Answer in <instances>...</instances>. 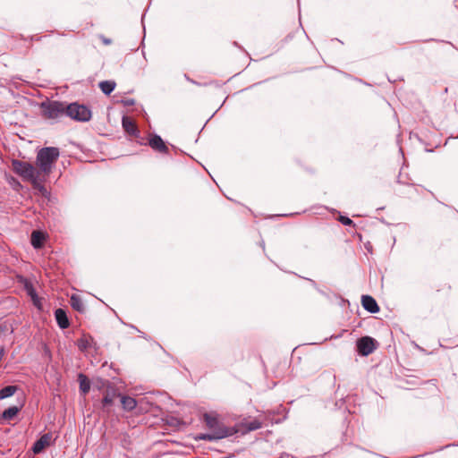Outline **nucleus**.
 I'll use <instances>...</instances> for the list:
<instances>
[{"label":"nucleus","mask_w":458,"mask_h":458,"mask_svg":"<svg viewBox=\"0 0 458 458\" xmlns=\"http://www.w3.org/2000/svg\"><path fill=\"white\" fill-rule=\"evenodd\" d=\"M59 156L60 151L55 147L42 148L37 153L36 165L26 161L13 159L12 169L15 174L30 173L49 176Z\"/></svg>","instance_id":"nucleus-1"},{"label":"nucleus","mask_w":458,"mask_h":458,"mask_svg":"<svg viewBox=\"0 0 458 458\" xmlns=\"http://www.w3.org/2000/svg\"><path fill=\"white\" fill-rule=\"evenodd\" d=\"M203 421L210 430L209 433H201L195 437L196 440L216 441L231 437L237 433L233 427H226L216 413L206 412L203 414Z\"/></svg>","instance_id":"nucleus-2"},{"label":"nucleus","mask_w":458,"mask_h":458,"mask_svg":"<svg viewBox=\"0 0 458 458\" xmlns=\"http://www.w3.org/2000/svg\"><path fill=\"white\" fill-rule=\"evenodd\" d=\"M66 115L78 122H89L92 114L90 109L76 102L66 105Z\"/></svg>","instance_id":"nucleus-3"},{"label":"nucleus","mask_w":458,"mask_h":458,"mask_svg":"<svg viewBox=\"0 0 458 458\" xmlns=\"http://www.w3.org/2000/svg\"><path fill=\"white\" fill-rule=\"evenodd\" d=\"M41 109L43 116L47 119H56L66 114V104L59 101L43 102Z\"/></svg>","instance_id":"nucleus-4"},{"label":"nucleus","mask_w":458,"mask_h":458,"mask_svg":"<svg viewBox=\"0 0 458 458\" xmlns=\"http://www.w3.org/2000/svg\"><path fill=\"white\" fill-rule=\"evenodd\" d=\"M21 176L24 181H28L31 183L32 187L42 193V195H47V191L44 186V182L47 181L48 176L35 174H17Z\"/></svg>","instance_id":"nucleus-5"},{"label":"nucleus","mask_w":458,"mask_h":458,"mask_svg":"<svg viewBox=\"0 0 458 458\" xmlns=\"http://www.w3.org/2000/svg\"><path fill=\"white\" fill-rule=\"evenodd\" d=\"M357 349L360 355L368 356L376 349V341L369 336H363L357 341Z\"/></svg>","instance_id":"nucleus-6"},{"label":"nucleus","mask_w":458,"mask_h":458,"mask_svg":"<svg viewBox=\"0 0 458 458\" xmlns=\"http://www.w3.org/2000/svg\"><path fill=\"white\" fill-rule=\"evenodd\" d=\"M102 386H106V389L102 399V407L106 410H109V408L113 406L115 398L120 396V394L117 393L116 389L109 385L107 381L103 382Z\"/></svg>","instance_id":"nucleus-7"},{"label":"nucleus","mask_w":458,"mask_h":458,"mask_svg":"<svg viewBox=\"0 0 458 458\" xmlns=\"http://www.w3.org/2000/svg\"><path fill=\"white\" fill-rule=\"evenodd\" d=\"M235 429L237 433H241L242 435L247 434L250 431H254L262 428V422L258 419L252 420H243L238 425H236Z\"/></svg>","instance_id":"nucleus-8"},{"label":"nucleus","mask_w":458,"mask_h":458,"mask_svg":"<svg viewBox=\"0 0 458 458\" xmlns=\"http://www.w3.org/2000/svg\"><path fill=\"white\" fill-rule=\"evenodd\" d=\"M52 441V435L49 433L44 434L40 437L38 440H37L33 446L32 451L34 454H39L41 453L46 447L49 446L51 445Z\"/></svg>","instance_id":"nucleus-9"},{"label":"nucleus","mask_w":458,"mask_h":458,"mask_svg":"<svg viewBox=\"0 0 458 458\" xmlns=\"http://www.w3.org/2000/svg\"><path fill=\"white\" fill-rule=\"evenodd\" d=\"M362 307L370 313H377L379 311V307L376 300L369 295H363L361 297Z\"/></svg>","instance_id":"nucleus-10"},{"label":"nucleus","mask_w":458,"mask_h":458,"mask_svg":"<svg viewBox=\"0 0 458 458\" xmlns=\"http://www.w3.org/2000/svg\"><path fill=\"white\" fill-rule=\"evenodd\" d=\"M148 145L155 150L160 152V153H167L168 148L165 144L162 138L158 135H153L149 140Z\"/></svg>","instance_id":"nucleus-11"},{"label":"nucleus","mask_w":458,"mask_h":458,"mask_svg":"<svg viewBox=\"0 0 458 458\" xmlns=\"http://www.w3.org/2000/svg\"><path fill=\"white\" fill-rule=\"evenodd\" d=\"M55 317L57 322V325L62 329L68 328L70 326V322L67 317L66 312L63 309H57L55 311Z\"/></svg>","instance_id":"nucleus-12"},{"label":"nucleus","mask_w":458,"mask_h":458,"mask_svg":"<svg viewBox=\"0 0 458 458\" xmlns=\"http://www.w3.org/2000/svg\"><path fill=\"white\" fill-rule=\"evenodd\" d=\"M123 128L124 131L130 134V135H136L138 133V129L133 122L132 119H131L128 116H123L122 120Z\"/></svg>","instance_id":"nucleus-13"},{"label":"nucleus","mask_w":458,"mask_h":458,"mask_svg":"<svg viewBox=\"0 0 458 458\" xmlns=\"http://www.w3.org/2000/svg\"><path fill=\"white\" fill-rule=\"evenodd\" d=\"M45 235L40 231H33L31 233V244L35 249H39L43 246Z\"/></svg>","instance_id":"nucleus-14"},{"label":"nucleus","mask_w":458,"mask_h":458,"mask_svg":"<svg viewBox=\"0 0 458 458\" xmlns=\"http://www.w3.org/2000/svg\"><path fill=\"white\" fill-rule=\"evenodd\" d=\"M70 303L73 310L79 311L80 313L85 312L86 308L82 299L80 296L75 294L72 295Z\"/></svg>","instance_id":"nucleus-15"},{"label":"nucleus","mask_w":458,"mask_h":458,"mask_svg":"<svg viewBox=\"0 0 458 458\" xmlns=\"http://www.w3.org/2000/svg\"><path fill=\"white\" fill-rule=\"evenodd\" d=\"M78 381L80 384V391L82 393V394H88L90 389V382L87 376L80 373L78 376Z\"/></svg>","instance_id":"nucleus-16"},{"label":"nucleus","mask_w":458,"mask_h":458,"mask_svg":"<svg viewBox=\"0 0 458 458\" xmlns=\"http://www.w3.org/2000/svg\"><path fill=\"white\" fill-rule=\"evenodd\" d=\"M121 403L123 405V408L128 411H132L137 405L136 400L127 395L121 396Z\"/></svg>","instance_id":"nucleus-17"},{"label":"nucleus","mask_w":458,"mask_h":458,"mask_svg":"<svg viewBox=\"0 0 458 458\" xmlns=\"http://www.w3.org/2000/svg\"><path fill=\"white\" fill-rule=\"evenodd\" d=\"M20 410H21V407L11 406L8 409L4 411L2 417L5 420H11L18 414Z\"/></svg>","instance_id":"nucleus-18"},{"label":"nucleus","mask_w":458,"mask_h":458,"mask_svg":"<svg viewBox=\"0 0 458 458\" xmlns=\"http://www.w3.org/2000/svg\"><path fill=\"white\" fill-rule=\"evenodd\" d=\"M18 390L17 386H7L0 390V400L13 395Z\"/></svg>","instance_id":"nucleus-19"},{"label":"nucleus","mask_w":458,"mask_h":458,"mask_svg":"<svg viewBox=\"0 0 458 458\" xmlns=\"http://www.w3.org/2000/svg\"><path fill=\"white\" fill-rule=\"evenodd\" d=\"M99 88L103 93L109 95L115 88V82L111 81H105L99 83Z\"/></svg>","instance_id":"nucleus-20"},{"label":"nucleus","mask_w":458,"mask_h":458,"mask_svg":"<svg viewBox=\"0 0 458 458\" xmlns=\"http://www.w3.org/2000/svg\"><path fill=\"white\" fill-rule=\"evenodd\" d=\"M339 221H340L343 225H349V226H351V225H354L353 221H352L351 218H349V217H347V216H339Z\"/></svg>","instance_id":"nucleus-21"},{"label":"nucleus","mask_w":458,"mask_h":458,"mask_svg":"<svg viewBox=\"0 0 458 458\" xmlns=\"http://www.w3.org/2000/svg\"><path fill=\"white\" fill-rule=\"evenodd\" d=\"M122 103L125 106H131L135 104V100L132 99V98H126V99H123L122 100Z\"/></svg>","instance_id":"nucleus-22"},{"label":"nucleus","mask_w":458,"mask_h":458,"mask_svg":"<svg viewBox=\"0 0 458 458\" xmlns=\"http://www.w3.org/2000/svg\"><path fill=\"white\" fill-rule=\"evenodd\" d=\"M32 301H33V303L36 307H38V309L41 308V305H40V300L39 298L38 297V295H32Z\"/></svg>","instance_id":"nucleus-23"},{"label":"nucleus","mask_w":458,"mask_h":458,"mask_svg":"<svg viewBox=\"0 0 458 458\" xmlns=\"http://www.w3.org/2000/svg\"><path fill=\"white\" fill-rule=\"evenodd\" d=\"M451 286L448 284H443L439 285V287L437 289V292H440L441 290H447L450 291Z\"/></svg>","instance_id":"nucleus-24"},{"label":"nucleus","mask_w":458,"mask_h":458,"mask_svg":"<svg viewBox=\"0 0 458 458\" xmlns=\"http://www.w3.org/2000/svg\"><path fill=\"white\" fill-rule=\"evenodd\" d=\"M100 38L102 40V42L105 44V45H110L112 43V40L109 39V38H106V37L104 36H100Z\"/></svg>","instance_id":"nucleus-25"},{"label":"nucleus","mask_w":458,"mask_h":458,"mask_svg":"<svg viewBox=\"0 0 458 458\" xmlns=\"http://www.w3.org/2000/svg\"><path fill=\"white\" fill-rule=\"evenodd\" d=\"M28 293L31 298H32V295H37L35 291L32 288H30V289L28 288Z\"/></svg>","instance_id":"nucleus-26"},{"label":"nucleus","mask_w":458,"mask_h":458,"mask_svg":"<svg viewBox=\"0 0 458 458\" xmlns=\"http://www.w3.org/2000/svg\"><path fill=\"white\" fill-rule=\"evenodd\" d=\"M28 293L31 298H32V295H37L35 291L32 288H30V289L28 288Z\"/></svg>","instance_id":"nucleus-27"},{"label":"nucleus","mask_w":458,"mask_h":458,"mask_svg":"<svg viewBox=\"0 0 458 458\" xmlns=\"http://www.w3.org/2000/svg\"><path fill=\"white\" fill-rule=\"evenodd\" d=\"M4 348L0 347V361L2 360V359L4 357Z\"/></svg>","instance_id":"nucleus-28"},{"label":"nucleus","mask_w":458,"mask_h":458,"mask_svg":"<svg viewBox=\"0 0 458 458\" xmlns=\"http://www.w3.org/2000/svg\"><path fill=\"white\" fill-rule=\"evenodd\" d=\"M79 347H80L81 349H83V348H85L86 346H85V344H80V345H79Z\"/></svg>","instance_id":"nucleus-29"}]
</instances>
